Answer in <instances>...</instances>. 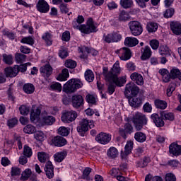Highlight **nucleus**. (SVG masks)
Segmentation results:
<instances>
[{"label": "nucleus", "instance_id": "obj_22", "mask_svg": "<svg viewBox=\"0 0 181 181\" xmlns=\"http://www.w3.org/2000/svg\"><path fill=\"white\" fill-rule=\"evenodd\" d=\"M130 78L132 81H135L138 86H143L144 76L139 73L134 72L130 75Z\"/></svg>", "mask_w": 181, "mask_h": 181}, {"label": "nucleus", "instance_id": "obj_19", "mask_svg": "<svg viewBox=\"0 0 181 181\" xmlns=\"http://www.w3.org/2000/svg\"><path fill=\"white\" fill-rule=\"evenodd\" d=\"M54 168L53 163L50 161H47L45 166V171L48 179H52L54 176Z\"/></svg>", "mask_w": 181, "mask_h": 181}, {"label": "nucleus", "instance_id": "obj_63", "mask_svg": "<svg viewBox=\"0 0 181 181\" xmlns=\"http://www.w3.org/2000/svg\"><path fill=\"white\" fill-rule=\"evenodd\" d=\"M21 43H26L27 45H33L34 42V40H33V38H32V37H23L21 41Z\"/></svg>", "mask_w": 181, "mask_h": 181}, {"label": "nucleus", "instance_id": "obj_12", "mask_svg": "<svg viewBox=\"0 0 181 181\" xmlns=\"http://www.w3.org/2000/svg\"><path fill=\"white\" fill-rule=\"evenodd\" d=\"M95 141L101 145H107L111 141V134L100 132L95 136Z\"/></svg>", "mask_w": 181, "mask_h": 181}, {"label": "nucleus", "instance_id": "obj_27", "mask_svg": "<svg viewBox=\"0 0 181 181\" xmlns=\"http://www.w3.org/2000/svg\"><path fill=\"white\" fill-rule=\"evenodd\" d=\"M124 46H127L128 47H134L139 43V40L136 37H127L124 40Z\"/></svg>", "mask_w": 181, "mask_h": 181}, {"label": "nucleus", "instance_id": "obj_43", "mask_svg": "<svg viewBox=\"0 0 181 181\" xmlns=\"http://www.w3.org/2000/svg\"><path fill=\"white\" fill-rule=\"evenodd\" d=\"M23 90L26 94H33L35 92V86L31 83L25 84L23 86Z\"/></svg>", "mask_w": 181, "mask_h": 181}, {"label": "nucleus", "instance_id": "obj_8", "mask_svg": "<svg viewBox=\"0 0 181 181\" xmlns=\"http://www.w3.org/2000/svg\"><path fill=\"white\" fill-rule=\"evenodd\" d=\"M71 105L76 110L81 108L84 105V98L81 95L74 94L71 98Z\"/></svg>", "mask_w": 181, "mask_h": 181}, {"label": "nucleus", "instance_id": "obj_56", "mask_svg": "<svg viewBox=\"0 0 181 181\" xmlns=\"http://www.w3.org/2000/svg\"><path fill=\"white\" fill-rule=\"evenodd\" d=\"M50 88L52 89L54 91H58L60 93L62 91V84L59 82H56L54 83H52L50 85Z\"/></svg>", "mask_w": 181, "mask_h": 181}, {"label": "nucleus", "instance_id": "obj_15", "mask_svg": "<svg viewBox=\"0 0 181 181\" xmlns=\"http://www.w3.org/2000/svg\"><path fill=\"white\" fill-rule=\"evenodd\" d=\"M51 145L57 146L58 148H62V146L67 145V140H66L63 136H56L51 139Z\"/></svg>", "mask_w": 181, "mask_h": 181}, {"label": "nucleus", "instance_id": "obj_47", "mask_svg": "<svg viewBox=\"0 0 181 181\" xmlns=\"http://www.w3.org/2000/svg\"><path fill=\"white\" fill-rule=\"evenodd\" d=\"M110 71L113 72L115 74L118 76L121 73V68L119 67V62L117 61L112 68L110 69Z\"/></svg>", "mask_w": 181, "mask_h": 181}, {"label": "nucleus", "instance_id": "obj_28", "mask_svg": "<svg viewBox=\"0 0 181 181\" xmlns=\"http://www.w3.org/2000/svg\"><path fill=\"white\" fill-rule=\"evenodd\" d=\"M69 77H70V74H69V69H62V73H60L57 76V80H58V81H66Z\"/></svg>", "mask_w": 181, "mask_h": 181}, {"label": "nucleus", "instance_id": "obj_46", "mask_svg": "<svg viewBox=\"0 0 181 181\" xmlns=\"http://www.w3.org/2000/svg\"><path fill=\"white\" fill-rule=\"evenodd\" d=\"M58 134L59 135H61V136H67V135L70 134V130L66 127H60L58 129Z\"/></svg>", "mask_w": 181, "mask_h": 181}, {"label": "nucleus", "instance_id": "obj_55", "mask_svg": "<svg viewBox=\"0 0 181 181\" xmlns=\"http://www.w3.org/2000/svg\"><path fill=\"white\" fill-rule=\"evenodd\" d=\"M30 110V108L25 105H23L19 107V111L21 115H28V114H29Z\"/></svg>", "mask_w": 181, "mask_h": 181}, {"label": "nucleus", "instance_id": "obj_52", "mask_svg": "<svg viewBox=\"0 0 181 181\" xmlns=\"http://www.w3.org/2000/svg\"><path fill=\"white\" fill-rule=\"evenodd\" d=\"M175 15V8H168L166 11H164L163 16L166 19L168 18H172Z\"/></svg>", "mask_w": 181, "mask_h": 181}, {"label": "nucleus", "instance_id": "obj_61", "mask_svg": "<svg viewBox=\"0 0 181 181\" xmlns=\"http://www.w3.org/2000/svg\"><path fill=\"white\" fill-rule=\"evenodd\" d=\"M7 125L9 128H13L16 125H18V119L16 118H11L9 119L7 122Z\"/></svg>", "mask_w": 181, "mask_h": 181}, {"label": "nucleus", "instance_id": "obj_51", "mask_svg": "<svg viewBox=\"0 0 181 181\" xmlns=\"http://www.w3.org/2000/svg\"><path fill=\"white\" fill-rule=\"evenodd\" d=\"M31 175H32V170L28 168L23 172L21 175V177L23 180H28L29 177H30Z\"/></svg>", "mask_w": 181, "mask_h": 181}, {"label": "nucleus", "instance_id": "obj_33", "mask_svg": "<svg viewBox=\"0 0 181 181\" xmlns=\"http://www.w3.org/2000/svg\"><path fill=\"white\" fill-rule=\"evenodd\" d=\"M158 52L161 56H170V49L166 45H160Z\"/></svg>", "mask_w": 181, "mask_h": 181}, {"label": "nucleus", "instance_id": "obj_13", "mask_svg": "<svg viewBox=\"0 0 181 181\" xmlns=\"http://www.w3.org/2000/svg\"><path fill=\"white\" fill-rule=\"evenodd\" d=\"M36 8L40 13H47L50 11V6L45 0H39L36 4Z\"/></svg>", "mask_w": 181, "mask_h": 181}, {"label": "nucleus", "instance_id": "obj_58", "mask_svg": "<svg viewBox=\"0 0 181 181\" xmlns=\"http://www.w3.org/2000/svg\"><path fill=\"white\" fill-rule=\"evenodd\" d=\"M34 138H35L37 141H44L45 134L40 131L36 132L34 134Z\"/></svg>", "mask_w": 181, "mask_h": 181}, {"label": "nucleus", "instance_id": "obj_16", "mask_svg": "<svg viewBox=\"0 0 181 181\" xmlns=\"http://www.w3.org/2000/svg\"><path fill=\"white\" fill-rule=\"evenodd\" d=\"M134 148V143L132 141H127V144L124 146V151H122L120 156L122 159L127 160L128 158V155L132 152Z\"/></svg>", "mask_w": 181, "mask_h": 181}, {"label": "nucleus", "instance_id": "obj_53", "mask_svg": "<svg viewBox=\"0 0 181 181\" xmlns=\"http://www.w3.org/2000/svg\"><path fill=\"white\" fill-rule=\"evenodd\" d=\"M3 35L4 36H6L8 39L11 40H13L15 39V37L16 36V34L15 33L11 32L8 30H3Z\"/></svg>", "mask_w": 181, "mask_h": 181}, {"label": "nucleus", "instance_id": "obj_59", "mask_svg": "<svg viewBox=\"0 0 181 181\" xmlns=\"http://www.w3.org/2000/svg\"><path fill=\"white\" fill-rule=\"evenodd\" d=\"M115 87H117V85L114 82H110L108 84L107 87V91L108 93L111 95V94H114V92L115 91Z\"/></svg>", "mask_w": 181, "mask_h": 181}, {"label": "nucleus", "instance_id": "obj_23", "mask_svg": "<svg viewBox=\"0 0 181 181\" xmlns=\"http://www.w3.org/2000/svg\"><path fill=\"white\" fill-rule=\"evenodd\" d=\"M119 132L123 138H126L127 134H132L134 132V127L129 123L124 125V129H119Z\"/></svg>", "mask_w": 181, "mask_h": 181}, {"label": "nucleus", "instance_id": "obj_39", "mask_svg": "<svg viewBox=\"0 0 181 181\" xmlns=\"http://www.w3.org/2000/svg\"><path fill=\"white\" fill-rule=\"evenodd\" d=\"M158 23L154 22H150L146 25V29L150 33H153V32H156L158 30Z\"/></svg>", "mask_w": 181, "mask_h": 181}, {"label": "nucleus", "instance_id": "obj_29", "mask_svg": "<svg viewBox=\"0 0 181 181\" xmlns=\"http://www.w3.org/2000/svg\"><path fill=\"white\" fill-rule=\"evenodd\" d=\"M141 50L142 55L141 57V60H147L149 59L151 56H152V51L151 50V47L149 46H146L144 48H142Z\"/></svg>", "mask_w": 181, "mask_h": 181}, {"label": "nucleus", "instance_id": "obj_24", "mask_svg": "<svg viewBox=\"0 0 181 181\" xmlns=\"http://www.w3.org/2000/svg\"><path fill=\"white\" fill-rule=\"evenodd\" d=\"M47 115V112H44L42 113V122L45 124V125H53L54 122H56V119L53 116H45Z\"/></svg>", "mask_w": 181, "mask_h": 181}, {"label": "nucleus", "instance_id": "obj_64", "mask_svg": "<svg viewBox=\"0 0 181 181\" xmlns=\"http://www.w3.org/2000/svg\"><path fill=\"white\" fill-rule=\"evenodd\" d=\"M70 37V31L66 30L62 33V40H63V42H69Z\"/></svg>", "mask_w": 181, "mask_h": 181}, {"label": "nucleus", "instance_id": "obj_34", "mask_svg": "<svg viewBox=\"0 0 181 181\" xmlns=\"http://www.w3.org/2000/svg\"><path fill=\"white\" fill-rule=\"evenodd\" d=\"M2 57L3 62L6 64H8V66H12V64H13V56H12V54H3Z\"/></svg>", "mask_w": 181, "mask_h": 181}, {"label": "nucleus", "instance_id": "obj_11", "mask_svg": "<svg viewBox=\"0 0 181 181\" xmlns=\"http://www.w3.org/2000/svg\"><path fill=\"white\" fill-rule=\"evenodd\" d=\"M76 118H77V112L74 110L64 112L61 117L62 121L65 124H70V122H73Z\"/></svg>", "mask_w": 181, "mask_h": 181}, {"label": "nucleus", "instance_id": "obj_21", "mask_svg": "<svg viewBox=\"0 0 181 181\" xmlns=\"http://www.w3.org/2000/svg\"><path fill=\"white\" fill-rule=\"evenodd\" d=\"M6 77H16L18 76V65H15L13 67H7L4 69Z\"/></svg>", "mask_w": 181, "mask_h": 181}, {"label": "nucleus", "instance_id": "obj_41", "mask_svg": "<svg viewBox=\"0 0 181 181\" xmlns=\"http://www.w3.org/2000/svg\"><path fill=\"white\" fill-rule=\"evenodd\" d=\"M85 79L88 83H92L94 81V73L90 69H88L85 71Z\"/></svg>", "mask_w": 181, "mask_h": 181}, {"label": "nucleus", "instance_id": "obj_10", "mask_svg": "<svg viewBox=\"0 0 181 181\" xmlns=\"http://www.w3.org/2000/svg\"><path fill=\"white\" fill-rule=\"evenodd\" d=\"M116 53L119 54V57L120 60H123L124 62H127V60H129L132 56V52L131 49L128 47H122L119 50L116 51Z\"/></svg>", "mask_w": 181, "mask_h": 181}, {"label": "nucleus", "instance_id": "obj_3", "mask_svg": "<svg viewBox=\"0 0 181 181\" xmlns=\"http://www.w3.org/2000/svg\"><path fill=\"white\" fill-rule=\"evenodd\" d=\"M103 76L105 81L107 83H115L117 87H122L124 84L127 83L125 77L118 78V75L113 73L111 70L108 71V69L105 68L103 69Z\"/></svg>", "mask_w": 181, "mask_h": 181}, {"label": "nucleus", "instance_id": "obj_4", "mask_svg": "<svg viewBox=\"0 0 181 181\" xmlns=\"http://www.w3.org/2000/svg\"><path fill=\"white\" fill-rule=\"evenodd\" d=\"M83 87V82L78 78H71L63 86V91L66 94L76 93L79 88Z\"/></svg>", "mask_w": 181, "mask_h": 181}, {"label": "nucleus", "instance_id": "obj_7", "mask_svg": "<svg viewBox=\"0 0 181 181\" xmlns=\"http://www.w3.org/2000/svg\"><path fill=\"white\" fill-rule=\"evenodd\" d=\"M122 39V35L118 32H113L110 34L104 35L103 36V40L106 42V43H118V42H121Z\"/></svg>", "mask_w": 181, "mask_h": 181}, {"label": "nucleus", "instance_id": "obj_32", "mask_svg": "<svg viewBox=\"0 0 181 181\" xmlns=\"http://www.w3.org/2000/svg\"><path fill=\"white\" fill-rule=\"evenodd\" d=\"M131 19V16H129V13L125 11V10H122L119 13V21L121 22H127V21H129Z\"/></svg>", "mask_w": 181, "mask_h": 181}, {"label": "nucleus", "instance_id": "obj_35", "mask_svg": "<svg viewBox=\"0 0 181 181\" xmlns=\"http://www.w3.org/2000/svg\"><path fill=\"white\" fill-rule=\"evenodd\" d=\"M134 139L137 142H145L146 141V134L141 132H136L134 134Z\"/></svg>", "mask_w": 181, "mask_h": 181}, {"label": "nucleus", "instance_id": "obj_45", "mask_svg": "<svg viewBox=\"0 0 181 181\" xmlns=\"http://www.w3.org/2000/svg\"><path fill=\"white\" fill-rule=\"evenodd\" d=\"M25 134H35L36 132V127L32 124H28L23 128Z\"/></svg>", "mask_w": 181, "mask_h": 181}, {"label": "nucleus", "instance_id": "obj_48", "mask_svg": "<svg viewBox=\"0 0 181 181\" xmlns=\"http://www.w3.org/2000/svg\"><path fill=\"white\" fill-rule=\"evenodd\" d=\"M23 155L26 156V158H30L32 155H33V152L32 151V148L29 147V146H24L23 148Z\"/></svg>", "mask_w": 181, "mask_h": 181}, {"label": "nucleus", "instance_id": "obj_30", "mask_svg": "<svg viewBox=\"0 0 181 181\" xmlns=\"http://www.w3.org/2000/svg\"><path fill=\"white\" fill-rule=\"evenodd\" d=\"M67 156V151H61L57 152L54 155V158L55 162H58L60 163V162H63L64 160V158Z\"/></svg>", "mask_w": 181, "mask_h": 181}, {"label": "nucleus", "instance_id": "obj_44", "mask_svg": "<svg viewBox=\"0 0 181 181\" xmlns=\"http://www.w3.org/2000/svg\"><path fill=\"white\" fill-rule=\"evenodd\" d=\"M15 60L18 64L23 63L26 62V55L21 53H16L15 55Z\"/></svg>", "mask_w": 181, "mask_h": 181}, {"label": "nucleus", "instance_id": "obj_1", "mask_svg": "<svg viewBox=\"0 0 181 181\" xmlns=\"http://www.w3.org/2000/svg\"><path fill=\"white\" fill-rule=\"evenodd\" d=\"M139 93V88L134 83H129L125 86L124 95L129 100V104L131 107L136 108L142 104V100L140 98H136ZM131 95H133L131 96Z\"/></svg>", "mask_w": 181, "mask_h": 181}, {"label": "nucleus", "instance_id": "obj_37", "mask_svg": "<svg viewBox=\"0 0 181 181\" xmlns=\"http://www.w3.org/2000/svg\"><path fill=\"white\" fill-rule=\"evenodd\" d=\"M120 5L124 9H129L134 6V1L132 0H120Z\"/></svg>", "mask_w": 181, "mask_h": 181}, {"label": "nucleus", "instance_id": "obj_6", "mask_svg": "<svg viewBox=\"0 0 181 181\" xmlns=\"http://www.w3.org/2000/svg\"><path fill=\"white\" fill-rule=\"evenodd\" d=\"M128 25L133 36H139V35H141L142 32H144L142 24H141L139 21H130Z\"/></svg>", "mask_w": 181, "mask_h": 181}, {"label": "nucleus", "instance_id": "obj_18", "mask_svg": "<svg viewBox=\"0 0 181 181\" xmlns=\"http://www.w3.org/2000/svg\"><path fill=\"white\" fill-rule=\"evenodd\" d=\"M42 111L40 110V108L38 107H36V105H33L31 113H30V121L31 122H35L39 119V117H40Z\"/></svg>", "mask_w": 181, "mask_h": 181}, {"label": "nucleus", "instance_id": "obj_17", "mask_svg": "<svg viewBox=\"0 0 181 181\" xmlns=\"http://www.w3.org/2000/svg\"><path fill=\"white\" fill-rule=\"evenodd\" d=\"M169 152L173 156H180L181 155V145L177 144V143H172L169 146Z\"/></svg>", "mask_w": 181, "mask_h": 181}, {"label": "nucleus", "instance_id": "obj_20", "mask_svg": "<svg viewBox=\"0 0 181 181\" xmlns=\"http://www.w3.org/2000/svg\"><path fill=\"white\" fill-rule=\"evenodd\" d=\"M170 29L177 36H180L181 35V23L178 21H172L170 24Z\"/></svg>", "mask_w": 181, "mask_h": 181}, {"label": "nucleus", "instance_id": "obj_62", "mask_svg": "<svg viewBox=\"0 0 181 181\" xmlns=\"http://www.w3.org/2000/svg\"><path fill=\"white\" fill-rule=\"evenodd\" d=\"M150 46L153 49V50H158L159 48V41L157 40H151L150 41Z\"/></svg>", "mask_w": 181, "mask_h": 181}, {"label": "nucleus", "instance_id": "obj_54", "mask_svg": "<svg viewBox=\"0 0 181 181\" xmlns=\"http://www.w3.org/2000/svg\"><path fill=\"white\" fill-rule=\"evenodd\" d=\"M65 66L68 69H75L77 66V62L71 59H68L65 62Z\"/></svg>", "mask_w": 181, "mask_h": 181}, {"label": "nucleus", "instance_id": "obj_60", "mask_svg": "<svg viewBox=\"0 0 181 181\" xmlns=\"http://www.w3.org/2000/svg\"><path fill=\"white\" fill-rule=\"evenodd\" d=\"M59 57H61V59H66V57L69 56V52H67V49L64 47L61 48L59 52Z\"/></svg>", "mask_w": 181, "mask_h": 181}, {"label": "nucleus", "instance_id": "obj_2", "mask_svg": "<svg viewBox=\"0 0 181 181\" xmlns=\"http://www.w3.org/2000/svg\"><path fill=\"white\" fill-rule=\"evenodd\" d=\"M84 22V17L83 16H78L77 18H75L72 22V25L74 29H78L81 33L88 35L92 32H95V25H94V21L93 18H89L87 21V25H81Z\"/></svg>", "mask_w": 181, "mask_h": 181}, {"label": "nucleus", "instance_id": "obj_36", "mask_svg": "<svg viewBox=\"0 0 181 181\" xmlns=\"http://www.w3.org/2000/svg\"><path fill=\"white\" fill-rule=\"evenodd\" d=\"M155 105L156 108H158L159 110H165V108L168 107V103L162 100H156Z\"/></svg>", "mask_w": 181, "mask_h": 181}, {"label": "nucleus", "instance_id": "obj_42", "mask_svg": "<svg viewBox=\"0 0 181 181\" xmlns=\"http://www.w3.org/2000/svg\"><path fill=\"white\" fill-rule=\"evenodd\" d=\"M37 158H38V160L41 163H45V162H46V160H47L49 159V154H47V153H45V152H38Z\"/></svg>", "mask_w": 181, "mask_h": 181}, {"label": "nucleus", "instance_id": "obj_9", "mask_svg": "<svg viewBox=\"0 0 181 181\" xmlns=\"http://www.w3.org/2000/svg\"><path fill=\"white\" fill-rule=\"evenodd\" d=\"M78 52L82 53L80 56L81 59H87V54H91L92 56H97L98 54V51L86 46L78 47Z\"/></svg>", "mask_w": 181, "mask_h": 181}, {"label": "nucleus", "instance_id": "obj_31", "mask_svg": "<svg viewBox=\"0 0 181 181\" xmlns=\"http://www.w3.org/2000/svg\"><path fill=\"white\" fill-rule=\"evenodd\" d=\"M108 158L115 159L118 156V150L115 147H110L107 152Z\"/></svg>", "mask_w": 181, "mask_h": 181}, {"label": "nucleus", "instance_id": "obj_40", "mask_svg": "<svg viewBox=\"0 0 181 181\" xmlns=\"http://www.w3.org/2000/svg\"><path fill=\"white\" fill-rule=\"evenodd\" d=\"M42 39L45 40L47 46H52L53 40H52V35L49 33H45L42 35Z\"/></svg>", "mask_w": 181, "mask_h": 181}, {"label": "nucleus", "instance_id": "obj_38", "mask_svg": "<svg viewBox=\"0 0 181 181\" xmlns=\"http://www.w3.org/2000/svg\"><path fill=\"white\" fill-rule=\"evenodd\" d=\"M170 74L171 75L172 80H175V78H179L181 76L180 69L174 67L170 70Z\"/></svg>", "mask_w": 181, "mask_h": 181}, {"label": "nucleus", "instance_id": "obj_57", "mask_svg": "<svg viewBox=\"0 0 181 181\" xmlns=\"http://www.w3.org/2000/svg\"><path fill=\"white\" fill-rule=\"evenodd\" d=\"M90 173H91L90 168H86L83 170L82 179H86V180H90Z\"/></svg>", "mask_w": 181, "mask_h": 181}, {"label": "nucleus", "instance_id": "obj_5", "mask_svg": "<svg viewBox=\"0 0 181 181\" xmlns=\"http://www.w3.org/2000/svg\"><path fill=\"white\" fill-rule=\"evenodd\" d=\"M128 121L129 122H131V121L133 122L136 131H141V129H142L144 127V125H146L148 122L146 116L139 112H136L134 114H133V117H129Z\"/></svg>", "mask_w": 181, "mask_h": 181}, {"label": "nucleus", "instance_id": "obj_14", "mask_svg": "<svg viewBox=\"0 0 181 181\" xmlns=\"http://www.w3.org/2000/svg\"><path fill=\"white\" fill-rule=\"evenodd\" d=\"M87 131H88V120L83 119L79 122V125L77 127V132L81 136H84Z\"/></svg>", "mask_w": 181, "mask_h": 181}, {"label": "nucleus", "instance_id": "obj_26", "mask_svg": "<svg viewBox=\"0 0 181 181\" xmlns=\"http://www.w3.org/2000/svg\"><path fill=\"white\" fill-rule=\"evenodd\" d=\"M151 118L155 124L156 127H160L165 125V122L163 121V119L160 118V117H159V115L153 113L151 115Z\"/></svg>", "mask_w": 181, "mask_h": 181}, {"label": "nucleus", "instance_id": "obj_50", "mask_svg": "<svg viewBox=\"0 0 181 181\" xmlns=\"http://www.w3.org/2000/svg\"><path fill=\"white\" fill-rule=\"evenodd\" d=\"M161 116L168 121H173L175 119V115L172 112H163L161 113Z\"/></svg>", "mask_w": 181, "mask_h": 181}, {"label": "nucleus", "instance_id": "obj_49", "mask_svg": "<svg viewBox=\"0 0 181 181\" xmlns=\"http://www.w3.org/2000/svg\"><path fill=\"white\" fill-rule=\"evenodd\" d=\"M86 100L88 104L94 105L95 103H97V98L94 95H87L86 96Z\"/></svg>", "mask_w": 181, "mask_h": 181}, {"label": "nucleus", "instance_id": "obj_25", "mask_svg": "<svg viewBox=\"0 0 181 181\" xmlns=\"http://www.w3.org/2000/svg\"><path fill=\"white\" fill-rule=\"evenodd\" d=\"M53 71V69H52V66L50 65H45L40 68V73L45 78H48V77H50L52 76V73Z\"/></svg>", "mask_w": 181, "mask_h": 181}]
</instances>
